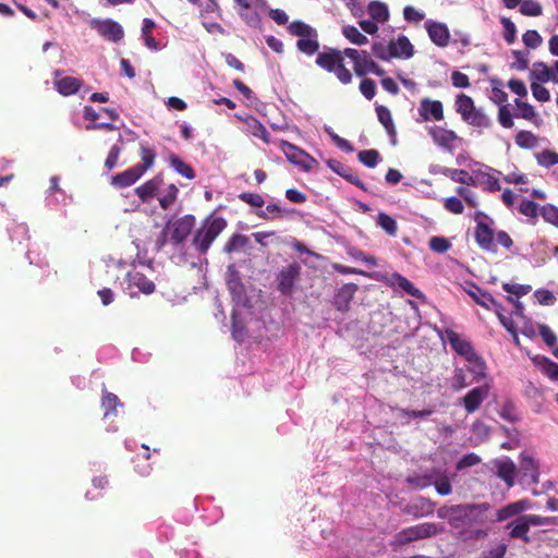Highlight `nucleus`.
I'll return each instance as SVG.
<instances>
[{"label":"nucleus","instance_id":"1","mask_svg":"<svg viewBox=\"0 0 558 558\" xmlns=\"http://www.w3.org/2000/svg\"><path fill=\"white\" fill-rule=\"evenodd\" d=\"M494 523V513L486 502L456 506V536L463 541L485 537Z\"/></svg>","mask_w":558,"mask_h":558},{"label":"nucleus","instance_id":"2","mask_svg":"<svg viewBox=\"0 0 558 558\" xmlns=\"http://www.w3.org/2000/svg\"><path fill=\"white\" fill-rule=\"evenodd\" d=\"M469 169H456V181L473 186H480L483 191L494 193L501 190L499 177L502 174L489 166L471 161Z\"/></svg>","mask_w":558,"mask_h":558},{"label":"nucleus","instance_id":"3","mask_svg":"<svg viewBox=\"0 0 558 558\" xmlns=\"http://www.w3.org/2000/svg\"><path fill=\"white\" fill-rule=\"evenodd\" d=\"M227 228V220L222 217L209 216L196 230L192 244L199 254H206L217 239V236Z\"/></svg>","mask_w":558,"mask_h":558},{"label":"nucleus","instance_id":"4","mask_svg":"<svg viewBox=\"0 0 558 558\" xmlns=\"http://www.w3.org/2000/svg\"><path fill=\"white\" fill-rule=\"evenodd\" d=\"M293 36H298L296 48L307 54L313 56L319 49L318 34L316 29L302 21H293L288 27Z\"/></svg>","mask_w":558,"mask_h":558},{"label":"nucleus","instance_id":"5","mask_svg":"<svg viewBox=\"0 0 558 558\" xmlns=\"http://www.w3.org/2000/svg\"><path fill=\"white\" fill-rule=\"evenodd\" d=\"M487 365L481 355L464 361V365L460 368L459 375L456 374V384L461 387L473 384H481L487 378Z\"/></svg>","mask_w":558,"mask_h":558},{"label":"nucleus","instance_id":"6","mask_svg":"<svg viewBox=\"0 0 558 558\" xmlns=\"http://www.w3.org/2000/svg\"><path fill=\"white\" fill-rule=\"evenodd\" d=\"M344 56L353 62L354 73L363 77L368 73H373L377 76H383L385 74V70L381 69L371 57L369 52L366 50H357L354 48H345L343 50Z\"/></svg>","mask_w":558,"mask_h":558},{"label":"nucleus","instance_id":"7","mask_svg":"<svg viewBox=\"0 0 558 558\" xmlns=\"http://www.w3.org/2000/svg\"><path fill=\"white\" fill-rule=\"evenodd\" d=\"M474 220L476 221L475 240L481 248L495 253L497 251L494 230L490 227L492 219L484 213L475 210Z\"/></svg>","mask_w":558,"mask_h":558},{"label":"nucleus","instance_id":"8","mask_svg":"<svg viewBox=\"0 0 558 558\" xmlns=\"http://www.w3.org/2000/svg\"><path fill=\"white\" fill-rule=\"evenodd\" d=\"M442 527H439L435 523H420L407 529H403L399 533L396 534V543L399 546L407 545L409 543L424 539L427 537H430L433 535H436L437 533L441 532Z\"/></svg>","mask_w":558,"mask_h":558},{"label":"nucleus","instance_id":"9","mask_svg":"<svg viewBox=\"0 0 558 558\" xmlns=\"http://www.w3.org/2000/svg\"><path fill=\"white\" fill-rule=\"evenodd\" d=\"M302 267L299 263L293 262L282 267L276 277V289L280 294L290 296L294 292L296 282L300 280Z\"/></svg>","mask_w":558,"mask_h":558},{"label":"nucleus","instance_id":"10","mask_svg":"<svg viewBox=\"0 0 558 558\" xmlns=\"http://www.w3.org/2000/svg\"><path fill=\"white\" fill-rule=\"evenodd\" d=\"M279 146L289 162L300 167L303 171L308 172L318 165L314 157L288 141L281 140Z\"/></svg>","mask_w":558,"mask_h":558},{"label":"nucleus","instance_id":"11","mask_svg":"<svg viewBox=\"0 0 558 558\" xmlns=\"http://www.w3.org/2000/svg\"><path fill=\"white\" fill-rule=\"evenodd\" d=\"M125 282V290L132 298L136 296L138 292L148 295L156 290L154 281L148 279L147 276L136 267L126 272Z\"/></svg>","mask_w":558,"mask_h":558},{"label":"nucleus","instance_id":"12","mask_svg":"<svg viewBox=\"0 0 558 558\" xmlns=\"http://www.w3.org/2000/svg\"><path fill=\"white\" fill-rule=\"evenodd\" d=\"M457 111L461 113L464 121L475 126H483L487 123L486 116L474 107L473 100L464 95H458L456 98Z\"/></svg>","mask_w":558,"mask_h":558},{"label":"nucleus","instance_id":"13","mask_svg":"<svg viewBox=\"0 0 558 558\" xmlns=\"http://www.w3.org/2000/svg\"><path fill=\"white\" fill-rule=\"evenodd\" d=\"M90 27L97 31L98 34L104 38L112 43H119L124 37V31L122 26L118 22L110 19H94L90 21Z\"/></svg>","mask_w":558,"mask_h":558},{"label":"nucleus","instance_id":"14","mask_svg":"<svg viewBox=\"0 0 558 558\" xmlns=\"http://www.w3.org/2000/svg\"><path fill=\"white\" fill-rule=\"evenodd\" d=\"M489 390L490 385L485 381L469 390L466 395L461 398L460 404L463 405L468 413H474L488 397Z\"/></svg>","mask_w":558,"mask_h":558},{"label":"nucleus","instance_id":"15","mask_svg":"<svg viewBox=\"0 0 558 558\" xmlns=\"http://www.w3.org/2000/svg\"><path fill=\"white\" fill-rule=\"evenodd\" d=\"M490 464L492 471L496 474L497 477L502 480L509 488L514 485L517 466L510 458H498L493 460Z\"/></svg>","mask_w":558,"mask_h":558},{"label":"nucleus","instance_id":"16","mask_svg":"<svg viewBox=\"0 0 558 558\" xmlns=\"http://www.w3.org/2000/svg\"><path fill=\"white\" fill-rule=\"evenodd\" d=\"M520 470L522 478L527 484H536L539 481V465L533 453L524 450L520 454Z\"/></svg>","mask_w":558,"mask_h":558},{"label":"nucleus","instance_id":"17","mask_svg":"<svg viewBox=\"0 0 558 558\" xmlns=\"http://www.w3.org/2000/svg\"><path fill=\"white\" fill-rule=\"evenodd\" d=\"M195 226V217L185 215L174 221L171 231V241L175 244L182 243L192 232Z\"/></svg>","mask_w":558,"mask_h":558},{"label":"nucleus","instance_id":"18","mask_svg":"<svg viewBox=\"0 0 558 558\" xmlns=\"http://www.w3.org/2000/svg\"><path fill=\"white\" fill-rule=\"evenodd\" d=\"M418 113L423 121L441 120L444 118L442 104L439 100L424 98L421 100Z\"/></svg>","mask_w":558,"mask_h":558},{"label":"nucleus","instance_id":"19","mask_svg":"<svg viewBox=\"0 0 558 558\" xmlns=\"http://www.w3.org/2000/svg\"><path fill=\"white\" fill-rule=\"evenodd\" d=\"M343 51L330 48L318 53L315 62L319 68L331 73L337 68V64L343 61Z\"/></svg>","mask_w":558,"mask_h":558},{"label":"nucleus","instance_id":"20","mask_svg":"<svg viewBox=\"0 0 558 558\" xmlns=\"http://www.w3.org/2000/svg\"><path fill=\"white\" fill-rule=\"evenodd\" d=\"M357 291V284L348 283L338 290L333 299L335 307L340 312H348L350 308L351 301Z\"/></svg>","mask_w":558,"mask_h":558},{"label":"nucleus","instance_id":"21","mask_svg":"<svg viewBox=\"0 0 558 558\" xmlns=\"http://www.w3.org/2000/svg\"><path fill=\"white\" fill-rule=\"evenodd\" d=\"M162 182V178L160 175H156L137 186L135 189V194L143 203H147L157 195Z\"/></svg>","mask_w":558,"mask_h":558},{"label":"nucleus","instance_id":"22","mask_svg":"<svg viewBox=\"0 0 558 558\" xmlns=\"http://www.w3.org/2000/svg\"><path fill=\"white\" fill-rule=\"evenodd\" d=\"M426 29L432 41L440 47L447 46L450 34L448 27L442 23L427 22Z\"/></svg>","mask_w":558,"mask_h":558},{"label":"nucleus","instance_id":"23","mask_svg":"<svg viewBox=\"0 0 558 558\" xmlns=\"http://www.w3.org/2000/svg\"><path fill=\"white\" fill-rule=\"evenodd\" d=\"M144 174L141 172V168L133 166L112 177L111 184L120 189L128 187L134 184Z\"/></svg>","mask_w":558,"mask_h":558},{"label":"nucleus","instance_id":"24","mask_svg":"<svg viewBox=\"0 0 558 558\" xmlns=\"http://www.w3.org/2000/svg\"><path fill=\"white\" fill-rule=\"evenodd\" d=\"M389 46L391 49V58L409 59L414 53L413 45L405 36H399L397 40H391Z\"/></svg>","mask_w":558,"mask_h":558},{"label":"nucleus","instance_id":"25","mask_svg":"<svg viewBox=\"0 0 558 558\" xmlns=\"http://www.w3.org/2000/svg\"><path fill=\"white\" fill-rule=\"evenodd\" d=\"M82 85L83 81L73 76H64L54 81V87L62 96H71L77 93Z\"/></svg>","mask_w":558,"mask_h":558},{"label":"nucleus","instance_id":"26","mask_svg":"<svg viewBox=\"0 0 558 558\" xmlns=\"http://www.w3.org/2000/svg\"><path fill=\"white\" fill-rule=\"evenodd\" d=\"M464 291L481 306L485 308H490V306H494L497 308V305H499L492 294L488 292L482 290L480 287L475 284H471L469 289L464 288Z\"/></svg>","mask_w":558,"mask_h":558},{"label":"nucleus","instance_id":"27","mask_svg":"<svg viewBox=\"0 0 558 558\" xmlns=\"http://www.w3.org/2000/svg\"><path fill=\"white\" fill-rule=\"evenodd\" d=\"M244 124L247 133L251 135L260 138L264 143L268 144L270 142V134L265 128L264 124L259 122V120L253 116L246 117L244 120Z\"/></svg>","mask_w":558,"mask_h":558},{"label":"nucleus","instance_id":"28","mask_svg":"<svg viewBox=\"0 0 558 558\" xmlns=\"http://www.w3.org/2000/svg\"><path fill=\"white\" fill-rule=\"evenodd\" d=\"M434 142L447 151H451L453 145V132L445 130L440 126L429 129Z\"/></svg>","mask_w":558,"mask_h":558},{"label":"nucleus","instance_id":"29","mask_svg":"<svg viewBox=\"0 0 558 558\" xmlns=\"http://www.w3.org/2000/svg\"><path fill=\"white\" fill-rule=\"evenodd\" d=\"M525 519V515H521L517 520L508 524V527H511V531L509 533L511 538H520L525 543L530 541L527 533L531 526Z\"/></svg>","mask_w":558,"mask_h":558},{"label":"nucleus","instance_id":"30","mask_svg":"<svg viewBox=\"0 0 558 558\" xmlns=\"http://www.w3.org/2000/svg\"><path fill=\"white\" fill-rule=\"evenodd\" d=\"M535 365L539 367L543 374L551 380H558V363L547 356L537 355L533 359Z\"/></svg>","mask_w":558,"mask_h":558},{"label":"nucleus","instance_id":"31","mask_svg":"<svg viewBox=\"0 0 558 558\" xmlns=\"http://www.w3.org/2000/svg\"><path fill=\"white\" fill-rule=\"evenodd\" d=\"M250 240L248 236L241 233H234L228 240V242L223 246V252L227 254H232L234 252H242L246 248Z\"/></svg>","mask_w":558,"mask_h":558},{"label":"nucleus","instance_id":"32","mask_svg":"<svg viewBox=\"0 0 558 558\" xmlns=\"http://www.w3.org/2000/svg\"><path fill=\"white\" fill-rule=\"evenodd\" d=\"M456 355L463 357L464 361L480 355L471 341L460 337L456 333Z\"/></svg>","mask_w":558,"mask_h":558},{"label":"nucleus","instance_id":"33","mask_svg":"<svg viewBox=\"0 0 558 558\" xmlns=\"http://www.w3.org/2000/svg\"><path fill=\"white\" fill-rule=\"evenodd\" d=\"M169 161L171 167L180 173L182 177L193 180L196 177V173L191 165L183 161L180 157L174 154H171L169 157Z\"/></svg>","mask_w":558,"mask_h":558},{"label":"nucleus","instance_id":"34","mask_svg":"<svg viewBox=\"0 0 558 558\" xmlns=\"http://www.w3.org/2000/svg\"><path fill=\"white\" fill-rule=\"evenodd\" d=\"M140 154L142 162L136 163L134 166L141 168V172L144 174L148 169H150L155 165L156 153L153 148L144 144H141Z\"/></svg>","mask_w":558,"mask_h":558},{"label":"nucleus","instance_id":"35","mask_svg":"<svg viewBox=\"0 0 558 558\" xmlns=\"http://www.w3.org/2000/svg\"><path fill=\"white\" fill-rule=\"evenodd\" d=\"M294 213H295L294 209H286V208L280 207L278 204H268L266 206V210L260 211L257 215L259 218H263V219H270V218L281 219V218L290 216Z\"/></svg>","mask_w":558,"mask_h":558},{"label":"nucleus","instance_id":"36","mask_svg":"<svg viewBox=\"0 0 558 558\" xmlns=\"http://www.w3.org/2000/svg\"><path fill=\"white\" fill-rule=\"evenodd\" d=\"M531 78L541 83H547L551 78V70L545 62L537 61L533 64Z\"/></svg>","mask_w":558,"mask_h":558},{"label":"nucleus","instance_id":"37","mask_svg":"<svg viewBox=\"0 0 558 558\" xmlns=\"http://www.w3.org/2000/svg\"><path fill=\"white\" fill-rule=\"evenodd\" d=\"M328 165L335 172L340 174L342 178H344L350 183L354 184L355 186H357L364 191L366 190L363 181L360 180L359 177L351 171V169L344 168L340 162H337L338 167H333L331 165V161H329Z\"/></svg>","mask_w":558,"mask_h":558},{"label":"nucleus","instance_id":"38","mask_svg":"<svg viewBox=\"0 0 558 558\" xmlns=\"http://www.w3.org/2000/svg\"><path fill=\"white\" fill-rule=\"evenodd\" d=\"M368 13L374 21L386 22L389 17V11L385 3L372 1L368 4Z\"/></svg>","mask_w":558,"mask_h":558},{"label":"nucleus","instance_id":"39","mask_svg":"<svg viewBox=\"0 0 558 558\" xmlns=\"http://www.w3.org/2000/svg\"><path fill=\"white\" fill-rule=\"evenodd\" d=\"M343 36L352 44L362 46L368 43V39L355 26L347 25L342 28Z\"/></svg>","mask_w":558,"mask_h":558},{"label":"nucleus","instance_id":"40","mask_svg":"<svg viewBox=\"0 0 558 558\" xmlns=\"http://www.w3.org/2000/svg\"><path fill=\"white\" fill-rule=\"evenodd\" d=\"M392 278L397 287L402 289L408 294L415 298H421L423 295L422 292L417 288H415L414 284L409 279L401 276L400 274H395Z\"/></svg>","mask_w":558,"mask_h":558},{"label":"nucleus","instance_id":"41","mask_svg":"<svg viewBox=\"0 0 558 558\" xmlns=\"http://www.w3.org/2000/svg\"><path fill=\"white\" fill-rule=\"evenodd\" d=\"M179 189L175 184H169L163 194L158 198L159 205L163 210H167L178 197Z\"/></svg>","mask_w":558,"mask_h":558},{"label":"nucleus","instance_id":"42","mask_svg":"<svg viewBox=\"0 0 558 558\" xmlns=\"http://www.w3.org/2000/svg\"><path fill=\"white\" fill-rule=\"evenodd\" d=\"M120 404V400L114 393L107 391L104 392L101 398V407L105 409V417L111 414H116L117 407Z\"/></svg>","mask_w":558,"mask_h":558},{"label":"nucleus","instance_id":"43","mask_svg":"<svg viewBox=\"0 0 558 558\" xmlns=\"http://www.w3.org/2000/svg\"><path fill=\"white\" fill-rule=\"evenodd\" d=\"M376 113L378 121L383 124L389 134H395V124L392 121L391 112L385 106H377Z\"/></svg>","mask_w":558,"mask_h":558},{"label":"nucleus","instance_id":"44","mask_svg":"<svg viewBox=\"0 0 558 558\" xmlns=\"http://www.w3.org/2000/svg\"><path fill=\"white\" fill-rule=\"evenodd\" d=\"M377 225L385 230L389 235L395 236L398 231L397 221L385 213H379L376 220Z\"/></svg>","mask_w":558,"mask_h":558},{"label":"nucleus","instance_id":"45","mask_svg":"<svg viewBox=\"0 0 558 558\" xmlns=\"http://www.w3.org/2000/svg\"><path fill=\"white\" fill-rule=\"evenodd\" d=\"M537 163L545 168H550L558 165V154L548 149L535 154Z\"/></svg>","mask_w":558,"mask_h":558},{"label":"nucleus","instance_id":"46","mask_svg":"<svg viewBox=\"0 0 558 558\" xmlns=\"http://www.w3.org/2000/svg\"><path fill=\"white\" fill-rule=\"evenodd\" d=\"M359 160L368 168L377 166L380 155L376 149H365L357 154Z\"/></svg>","mask_w":558,"mask_h":558},{"label":"nucleus","instance_id":"47","mask_svg":"<svg viewBox=\"0 0 558 558\" xmlns=\"http://www.w3.org/2000/svg\"><path fill=\"white\" fill-rule=\"evenodd\" d=\"M539 215L542 218L558 228V207L553 204H546L541 207Z\"/></svg>","mask_w":558,"mask_h":558},{"label":"nucleus","instance_id":"48","mask_svg":"<svg viewBox=\"0 0 558 558\" xmlns=\"http://www.w3.org/2000/svg\"><path fill=\"white\" fill-rule=\"evenodd\" d=\"M515 144L522 148H533L537 145V137L530 131H520L515 136Z\"/></svg>","mask_w":558,"mask_h":558},{"label":"nucleus","instance_id":"49","mask_svg":"<svg viewBox=\"0 0 558 558\" xmlns=\"http://www.w3.org/2000/svg\"><path fill=\"white\" fill-rule=\"evenodd\" d=\"M520 12L525 16H539L543 10L536 0H522Z\"/></svg>","mask_w":558,"mask_h":558},{"label":"nucleus","instance_id":"50","mask_svg":"<svg viewBox=\"0 0 558 558\" xmlns=\"http://www.w3.org/2000/svg\"><path fill=\"white\" fill-rule=\"evenodd\" d=\"M539 209L538 205L531 199H522L518 207L520 214L533 219L538 216Z\"/></svg>","mask_w":558,"mask_h":558},{"label":"nucleus","instance_id":"51","mask_svg":"<svg viewBox=\"0 0 558 558\" xmlns=\"http://www.w3.org/2000/svg\"><path fill=\"white\" fill-rule=\"evenodd\" d=\"M517 514H520L517 510V506L513 502H511V504H508L507 506L500 508L499 510H497L494 513V519H495V522H502V521H506Z\"/></svg>","mask_w":558,"mask_h":558},{"label":"nucleus","instance_id":"52","mask_svg":"<svg viewBox=\"0 0 558 558\" xmlns=\"http://www.w3.org/2000/svg\"><path fill=\"white\" fill-rule=\"evenodd\" d=\"M229 270H232V276L228 280V288L233 295H241L244 292V287L241 281V278L239 274L233 269V266H230Z\"/></svg>","mask_w":558,"mask_h":558},{"label":"nucleus","instance_id":"53","mask_svg":"<svg viewBox=\"0 0 558 558\" xmlns=\"http://www.w3.org/2000/svg\"><path fill=\"white\" fill-rule=\"evenodd\" d=\"M500 23L504 27V38L508 44H513L517 37V27L508 17H501Z\"/></svg>","mask_w":558,"mask_h":558},{"label":"nucleus","instance_id":"54","mask_svg":"<svg viewBox=\"0 0 558 558\" xmlns=\"http://www.w3.org/2000/svg\"><path fill=\"white\" fill-rule=\"evenodd\" d=\"M515 105L519 109L518 117L523 118L529 121H534L536 119V112L532 105L527 102H523L520 99H515Z\"/></svg>","mask_w":558,"mask_h":558},{"label":"nucleus","instance_id":"55","mask_svg":"<svg viewBox=\"0 0 558 558\" xmlns=\"http://www.w3.org/2000/svg\"><path fill=\"white\" fill-rule=\"evenodd\" d=\"M534 298L537 300V302L541 304V305H545V306H551L556 303V296L554 295V293L547 289H537L535 292H534Z\"/></svg>","mask_w":558,"mask_h":558},{"label":"nucleus","instance_id":"56","mask_svg":"<svg viewBox=\"0 0 558 558\" xmlns=\"http://www.w3.org/2000/svg\"><path fill=\"white\" fill-rule=\"evenodd\" d=\"M239 198L245 204L257 208L263 207L265 204L263 196L258 193L243 192L239 195Z\"/></svg>","mask_w":558,"mask_h":558},{"label":"nucleus","instance_id":"57","mask_svg":"<svg viewBox=\"0 0 558 558\" xmlns=\"http://www.w3.org/2000/svg\"><path fill=\"white\" fill-rule=\"evenodd\" d=\"M389 44L385 46L383 43H374L372 45V52L373 54L383 60V61H389L391 58V51H390Z\"/></svg>","mask_w":558,"mask_h":558},{"label":"nucleus","instance_id":"58","mask_svg":"<svg viewBox=\"0 0 558 558\" xmlns=\"http://www.w3.org/2000/svg\"><path fill=\"white\" fill-rule=\"evenodd\" d=\"M361 94L368 100L376 95V84L372 78L364 77L360 83Z\"/></svg>","mask_w":558,"mask_h":558},{"label":"nucleus","instance_id":"59","mask_svg":"<svg viewBox=\"0 0 558 558\" xmlns=\"http://www.w3.org/2000/svg\"><path fill=\"white\" fill-rule=\"evenodd\" d=\"M522 40L526 47L535 49L542 44L543 39L537 31L530 29L523 34Z\"/></svg>","mask_w":558,"mask_h":558},{"label":"nucleus","instance_id":"60","mask_svg":"<svg viewBox=\"0 0 558 558\" xmlns=\"http://www.w3.org/2000/svg\"><path fill=\"white\" fill-rule=\"evenodd\" d=\"M450 246H451V243L446 238L433 236L429 240V247L432 251H434L436 253H445L446 251H448L450 248Z\"/></svg>","mask_w":558,"mask_h":558},{"label":"nucleus","instance_id":"61","mask_svg":"<svg viewBox=\"0 0 558 558\" xmlns=\"http://www.w3.org/2000/svg\"><path fill=\"white\" fill-rule=\"evenodd\" d=\"M481 462V458L476 453H468L463 456L458 462H456V471L463 470Z\"/></svg>","mask_w":558,"mask_h":558},{"label":"nucleus","instance_id":"62","mask_svg":"<svg viewBox=\"0 0 558 558\" xmlns=\"http://www.w3.org/2000/svg\"><path fill=\"white\" fill-rule=\"evenodd\" d=\"M531 90L534 98L538 101L546 102L550 99L549 90L536 82L531 84Z\"/></svg>","mask_w":558,"mask_h":558},{"label":"nucleus","instance_id":"63","mask_svg":"<svg viewBox=\"0 0 558 558\" xmlns=\"http://www.w3.org/2000/svg\"><path fill=\"white\" fill-rule=\"evenodd\" d=\"M498 121L506 129L513 126L512 114L507 105H501L499 107Z\"/></svg>","mask_w":558,"mask_h":558},{"label":"nucleus","instance_id":"64","mask_svg":"<svg viewBox=\"0 0 558 558\" xmlns=\"http://www.w3.org/2000/svg\"><path fill=\"white\" fill-rule=\"evenodd\" d=\"M507 551L506 544H499L486 551H483L481 558H504Z\"/></svg>","mask_w":558,"mask_h":558}]
</instances>
